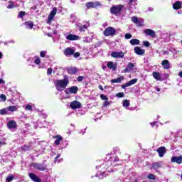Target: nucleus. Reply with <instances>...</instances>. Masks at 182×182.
Listing matches in <instances>:
<instances>
[{"mask_svg": "<svg viewBox=\"0 0 182 182\" xmlns=\"http://www.w3.org/2000/svg\"><path fill=\"white\" fill-rule=\"evenodd\" d=\"M125 39H131V38L132 37V34L127 33L125 34Z\"/></svg>", "mask_w": 182, "mask_h": 182, "instance_id": "nucleus-46", "label": "nucleus"}, {"mask_svg": "<svg viewBox=\"0 0 182 182\" xmlns=\"http://www.w3.org/2000/svg\"><path fill=\"white\" fill-rule=\"evenodd\" d=\"M99 89H100V90H103V86L99 85Z\"/></svg>", "mask_w": 182, "mask_h": 182, "instance_id": "nucleus-58", "label": "nucleus"}, {"mask_svg": "<svg viewBox=\"0 0 182 182\" xmlns=\"http://www.w3.org/2000/svg\"><path fill=\"white\" fill-rule=\"evenodd\" d=\"M119 161V158L113 154L107 155L105 161L101 160L100 161V165L97 166L96 168L100 171V173L96 174V177H98L100 180H103L106 177V170L109 167H114L116 163Z\"/></svg>", "mask_w": 182, "mask_h": 182, "instance_id": "nucleus-1", "label": "nucleus"}, {"mask_svg": "<svg viewBox=\"0 0 182 182\" xmlns=\"http://www.w3.org/2000/svg\"><path fill=\"white\" fill-rule=\"evenodd\" d=\"M122 80H124V77L121 76L118 78L112 80L111 83H122Z\"/></svg>", "mask_w": 182, "mask_h": 182, "instance_id": "nucleus-28", "label": "nucleus"}, {"mask_svg": "<svg viewBox=\"0 0 182 182\" xmlns=\"http://www.w3.org/2000/svg\"><path fill=\"white\" fill-rule=\"evenodd\" d=\"M80 56V53L77 52L74 53V58H79Z\"/></svg>", "mask_w": 182, "mask_h": 182, "instance_id": "nucleus-54", "label": "nucleus"}, {"mask_svg": "<svg viewBox=\"0 0 182 182\" xmlns=\"http://www.w3.org/2000/svg\"><path fill=\"white\" fill-rule=\"evenodd\" d=\"M122 106L124 107H125L126 109H127V107H129V106H130V102H129V100H124L122 101Z\"/></svg>", "mask_w": 182, "mask_h": 182, "instance_id": "nucleus-35", "label": "nucleus"}, {"mask_svg": "<svg viewBox=\"0 0 182 182\" xmlns=\"http://www.w3.org/2000/svg\"><path fill=\"white\" fill-rule=\"evenodd\" d=\"M90 38L89 37H84L83 42H85L86 43H90Z\"/></svg>", "mask_w": 182, "mask_h": 182, "instance_id": "nucleus-41", "label": "nucleus"}, {"mask_svg": "<svg viewBox=\"0 0 182 182\" xmlns=\"http://www.w3.org/2000/svg\"><path fill=\"white\" fill-rule=\"evenodd\" d=\"M137 83V78H134L131 80L129 82L125 83L124 85H122V89H126V87H129V86H132L133 85H136Z\"/></svg>", "mask_w": 182, "mask_h": 182, "instance_id": "nucleus-14", "label": "nucleus"}, {"mask_svg": "<svg viewBox=\"0 0 182 182\" xmlns=\"http://www.w3.org/2000/svg\"><path fill=\"white\" fill-rule=\"evenodd\" d=\"M34 59V63H36V65H39L41 63V58H39V57H36Z\"/></svg>", "mask_w": 182, "mask_h": 182, "instance_id": "nucleus-40", "label": "nucleus"}, {"mask_svg": "<svg viewBox=\"0 0 182 182\" xmlns=\"http://www.w3.org/2000/svg\"><path fill=\"white\" fill-rule=\"evenodd\" d=\"M164 69H170V62L168 60H164L161 63Z\"/></svg>", "mask_w": 182, "mask_h": 182, "instance_id": "nucleus-25", "label": "nucleus"}, {"mask_svg": "<svg viewBox=\"0 0 182 182\" xmlns=\"http://www.w3.org/2000/svg\"><path fill=\"white\" fill-rule=\"evenodd\" d=\"M43 117H44V119H46V117H48V115H46V114H43Z\"/></svg>", "mask_w": 182, "mask_h": 182, "instance_id": "nucleus-61", "label": "nucleus"}, {"mask_svg": "<svg viewBox=\"0 0 182 182\" xmlns=\"http://www.w3.org/2000/svg\"><path fill=\"white\" fill-rule=\"evenodd\" d=\"M178 75L180 76V77H182V71L179 73Z\"/></svg>", "mask_w": 182, "mask_h": 182, "instance_id": "nucleus-59", "label": "nucleus"}, {"mask_svg": "<svg viewBox=\"0 0 182 182\" xmlns=\"http://www.w3.org/2000/svg\"><path fill=\"white\" fill-rule=\"evenodd\" d=\"M6 96L5 95H0V102H6Z\"/></svg>", "mask_w": 182, "mask_h": 182, "instance_id": "nucleus-39", "label": "nucleus"}, {"mask_svg": "<svg viewBox=\"0 0 182 182\" xmlns=\"http://www.w3.org/2000/svg\"><path fill=\"white\" fill-rule=\"evenodd\" d=\"M157 92H160V88L156 89Z\"/></svg>", "mask_w": 182, "mask_h": 182, "instance_id": "nucleus-64", "label": "nucleus"}, {"mask_svg": "<svg viewBox=\"0 0 182 182\" xmlns=\"http://www.w3.org/2000/svg\"><path fill=\"white\" fill-rule=\"evenodd\" d=\"M131 21L133 23H136V26H143V23H144L143 18H139L136 16L132 17Z\"/></svg>", "mask_w": 182, "mask_h": 182, "instance_id": "nucleus-8", "label": "nucleus"}, {"mask_svg": "<svg viewBox=\"0 0 182 182\" xmlns=\"http://www.w3.org/2000/svg\"><path fill=\"white\" fill-rule=\"evenodd\" d=\"M130 43L133 46H134L135 45H140V41H139L138 39L134 38L130 40Z\"/></svg>", "mask_w": 182, "mask_h": 182, "instance_id": "nucleus-33", "label": "nucleus"}, {"mask_svg": "<svg viewBox=\"0 0 182 182\" xmlns=\"http://www.w3.org/2000/svg\"><path fill=\"white\" fill-rule=\"evenodd\" d=\"M31 9H33V11H35L36 9V6H34L33 7H32Z\"/></svg>", "mask_w": 182, "mask_h": 182, "instance_id": "nucleus-60", "label": "nucleus"}, {"mask_svg": "<svg viewBox=\"0 0 182 182\" xmlns=\"http://www.w3.org/2000/svg\"><path fill=\"white\" fill-rule=\"evenodd\" d=\"M66 39H68V41H77L79 40V36L69 34L66 36Z\"/></svg>", "mask_w": 182, "mask_h": 182, "instance_id": "nucleus-21", "label": "nucleus"}, {"mask_svg": "<svg viewBox=\"0 0 182 182\" xmlns=\"http://www.w3.org/2000/svg\"><path fill=\"white\" fill-rule=\"evenodd\" d=\"M134 50L136 55H139L140 56H143V55L146 53V50L144 49H141V48L139 46L135 47Z\"/></svg>", "mask_w": 182, "mask_h": 182, "instance_id": "nucleus-16", "label": "nucleus"}, {"mask_svg": "<svg viewBox=\"0 0 182 182\" xmlns=\"http://www.w3.org/2000/svg\"><path fill=\"white\" fill-rule=\"evenodd\" d=\"M149 11H153V8L149 7Z\"/></svg>", "mask_w": 182, "mask_h": 182, "instance_id": "nucleus-63", "label": "nucleus"}, {"mask_svg": "<svg viewBox=\"0 0 182 182\" xmlns=\"http://www.w3.org/2000/svg\"><path fill=\"white\" fill-rule=\"evenodd\" d=\"M14 178H15V176H14V175H12V174H9L6 178V181L11 182V181H12V180H14Z\"/></svg>", "mask_w": 182, "mask_h": 182, "instance_id": "nucleus-38", "label": "nucleus"}, {"mask_svg": "<svg viewBox=\"0 0 182 182\" xmlns=\"http://www.w3.org/2000/svg\"><path fill=\"white\" fill-rule=\"evenodd\" d=\"M144 33L149 36H151V38H154L156 36V32L151 29H146L144 31Z\"/></svg>", "mask_w": 182, "mask_h": 182, "instance_id": "nucleus-22", "label": "nucleus"}, {"mask_svg": "<svg viewBox=\"0 0 182 182\" xmlns=\"http://www.w3.org/2000/svg\"><path fill=\"white\" fill-rule=\"evenodd\" d=\"M29 177L30 178H31V180L34 182H41L42 181L41 180V178H39V177H38V176H36L35 173H29Z\"/></svg>", "mask_w": 182, "mask_h": 182, "instance_id": "nucleus-19", "label": "nucleus"}, {"mask_svg": "<svg viewBox=\"0 0 182 182\" xmlns=\"http://www.w3.org/2000/svg\"><path fill=\"white\" fill-rule=\"evenodd\" d=\"M46 53H47V51H41L40 53V55H41V58H44L45 55H46Z\"/></svg>", "mask_w": 182, "mask_h": 182, "instance_id": "nucleus-49", "label": "nucleus"}, {"mask_svg": "<svg viewBox=\"0 0 182 182\" xmlns=\"http://www.w3.org/2000/svg\"><path fill=\"white\" fill-rule=\"evenodd\" d=\"M5 83V81L0 78V85Z\"/></svg>", "mask_w": 182, "mask_h": 182, "instance_id": "nucleus-57", "label": "nucleus"}, {"mask_svg": "<svg viewBox=\"0 0 182 182\" xmlns=\"http://www.w3.org/2000/svg\"><path fill=\"white\" fill-rule=\"evenodd\" d=\"M107 66L109 69H112V70H116V65H114V63L112 61L108 62L107 64Z\"/></svg>", "mask_w": 182, "mask_h": 182, "instance_id": "nucleus-29", "label": "nucleus"}, {"mask_svg": "<svg viewBox=\"0 0 182 182\" xmlns=\"http://www.w3.org/2000/svg\"><path fill=\"white\" fill-rule=\"evenodd\" d=\"M134 70V64L132 63H129L127 65V68L124 69V73H129V72H133Z\"/></svg>", "mask_w": 182, "mask_h": 182, "instance_id": "nucleus-13", "label": "nucleus"}, {"mask_svg": "<svg viewBox=\"0 0 182 182\" xmlns=\"http://www.w3.org/2000/svg\"><path fill=\"white\" fill-rule=\"evenodd\" d=\"M64 54L65 56H72V55L75 54V48H67L64 50Z\"/></svg>", "mask_w": 182, "mask_h": 182, "instance_id": "nucleus-15", "label": "nucleus"}, {"mask_svg": "<svg viewBox=\"0 0 182 182\" xmlns=\"http://www.w3.org/2000/svg\"><path fill=\"white\" fill-rule=\"evenodd\" d=\"M18 110V106H9L7 107V111L9 112H16Z\"/></svg>", "mask_w": 182, "mask_h": 182, "instance_id": "nucleus-32", "label": "nucleus"}, {"mask_svg": "<svg viewBox=\"0 0 182 182\" xmlns=\"http://www.w3.org/2000/svg\"><path fill=\"white\" fill-rule=\"evenodd\" d=\"M103 106L105 107H107V106H110V102L107 101V100L106 101L104 102Z\"/></svg>", "mask_w": 182, "mask_h": 182, "instance_id": "nucleus-43", "label": "nucleus"}, {"mask_svg": "<svg viewBox=\"0 0 182 182\" xmlns=\"http://www.w3.org/2000/svg\"><path fill=\"white\" fill-rule=\"evenodd\" d=\"M100 97H101L102 100H109V98L106 95H105L103 94H102L100 95Z\"/></svg>", "mask_w": 182, "mask_h": 182, "instance_id": "nucleus-44", "label": "nucleus"}, {"mask_svg": "<svg viewBox=\"0 0 182 182\" xmlns=\"http://www.w3.org/2000/svg\"><path fill=\"white\" fill-rule=\"evenodd\" d=\"M67 72L68 73H69V75H76V73H77V68L75 67H71L68 68Z\"/></svg>", "mask_w": 182, "mask_h": 182, "instance_id": "nucleus-23", "label": "nucleus"}, {"mask_svg": "<svg viewBox=\"0 0 182 182\" xmlns=\"http://www.w3.org/2000/svg\"><path fill=\"white\" fill-rule=\"evenodd\" d=\"M89 26H90V24H89V23H87V24H85L82 26H78L79 31L80 32H85L86 29H87V28H89Z\"/></svg>", "mask_w": 182, "mask_h": 182, "instance_id": "nucleus-27", "label": "nucleus"}, {"mask_svg": "<svg viewBox=\"0 0 182 182\" xmlns=\"http://www.w3.org/2000/svg\"><path fill=\"white\" fill-rule=\"evenodd\" d=\"M25 26L26 29H32V28H33V22L27 21L25 23Z\"/></svg>", "mask_w": 182, "mask_h": 182, "instance_id": "nucleus-30", "label": "nucleus"}, {"mask_svg": "<svg viewBox=\"0 0 182 182\" xmlns=\"http://www.w3.org/2000/svg\"><path fill=\"white\" fill-rule=\"evenodd\" d=\"M153 77L156 80H161V75L159 73H156V72L153 73Z\"/></svg>", "mask_w": 182, "mask_h": 182, "instance_id": "nucleus-34", "label": "nucleus"}, {"mask_svg": "<svg viewBox=\"0 0 182 182\" xmlns=\"http://www.w3.org/2000/svg\"><path fill=\"white\" fill-rule=\"evenodd\" d=\"M77 90H79V88H77V86H72L70 87L66 88L65 90V93L66 95H76V93H77Z\"/></svg>", "mask_w": 182, "mask_h": 182, "instance_id": "nucleus-7", "label": "nucleus"}, {"mask_svg": "<svg viewBox=\"0 0 182 182\" xmlns=\"http://www.w3.org/2000/svg\"><path fill=\"white\" fill-rule=\"evenodd\" d=\"M116 33V29L113 27H107L105 31H104V35L105 36H113Z\"/></svg>", "mask_w": 182, "mask_h": 182, "instance_id": "nucleus-6", "label": "nucleus"}, {"mask_svg": "<svg viewBox=\"0 0 182 182\" xmlns=\"http://www.w3.org/2000/svg\"><path fill=\"white\" fill-rule=\"evenodd\" d=\"M58 12V9L56 7H54L53 10L50 11V14L48 15V19H47V23L48 25H50L52 23V21H53V18H55V15H56Z\"/></svg>", "mask_w": 182, "mask_h": 182, "instance_id": "nucleus-5", "label": "nucleus"}, {"mask_svg": "<svg viewBox=\"0 0 182 182\" xmlns=\"http://www.w3.org/2000/svg\"><path fill=\"white\" fill-rule=\"evenodd\" d=\"M157 152L159 153V157H164V154L166 153V147L161 146L158 148Z\"/></svg>", "mask_w": 182, "mask_h": 182, "instance_id": "nucleus-20", "label": "nucleus"}, {"mask_svg": "<svg viewBox=\"0 0 182 182\" xmlns=\"http://www.w3.org/2000/svg\"><path fill=\"white\" fill-rule=\"evenodd\" d=\"M52 72H53V70L52 68H48V70H47V75H52Z\"/></svg>", "mask_w": 182, "mask_h": 182, "instance_id": "nucleus-51", "label": "nucleus"}, {"mask_svg": "<svg viewBox=\"0 0 182 182\" xmlns=\"http://www.w3.org/2000/svg\"><path fill=\"white\" fill-rule=\"evenodd\" d=\"M137 0H129V4L130 6L129 7V11H130L131 14H133L134 12V9H136V5Z\"/></svg>", "mask_w": 182, "mask_h": 182, "instance_id": "nucleus-10", "label": "nucleus"}, {"mask_svg": "<svg viewBox=\"0 0 182 182\" xmlns=\"http://www.w3.org/2000/svg\"><path fill=\"white\" fill-rule=\"evenodd\" d=\"M54 85L55 86V89L58 90V92H63L66 89L68 85H69V79L64 78L63 80H55L54 81Z\"/></svg>", "mask_w": 182, "mask_h": 182, "instance_id": "nucleus-2", "label": "nucleus"}, {"mask_svg": "<svg viewBox=\"0 0 182 182\" xmlns=\"http://www.w3.org/2000/svg\"><path fill=\"white\" fill-rule=\"evenodd\" d=\"M173 9H180L181 8V2L180 1H176L175 4L173 5Z\"/></svg>", "mask_w": 182, "mask_h": 182, "instance_id": "nucleus-31", "label": "nucleus"}, {"mask_svg": "<svg viewBox=\"0 0 182 182\" xmlns=\"http://www.w3.org/2000/svg\"><path fill=\"white\" fill-rule=\"evenodd\" d=\"M161 167H163V162L161 161L156 162L152 165V168L154 170H159Z\"/></svg>", "mask_w": 182, "mask_h": 182, "instance_id": "nucleus-24", "label": "nucleus"}, {"mask_svg": "<svg viewBox=\"0 0 182 182\" xmlns=\"http://www.w3.org/2000/svg\"><path fill=\"white\" fill-rule=\"evenodd\" d=\"M70 107L73 110H76V109H80L82 107V104L79 101H73L70 103Z\"/></svg>", "mask_w": 182, "mask_h": 182, "instance_id": "nucleus-11", "label": "nucleus"}, {"mask_svg": "<svg viewBox=\"0 0 182 182\" xmlns=\"http://www.w3.org/2000/svg\"><path fill=\"white\" fill-rule=\"evenodd\" d=\"M144 45L146 48H149V46H150V43L149 41H144Z\"/></svg>", "mask_w": 182, "mask_h": 182, "instance_id": "nucleus-50", "label": "nucleus"}, {"mask_svg": "<svg viewBox=\"0 0 182 182\" xmlns=\"http://www.w3.org/2000/svg\"><path fill=\"white\" fill-rule=\"evenodd\" d=\"M0 114H2V115L9 114V112H8V108L0 109Z\"/></svg>", "mask_w": 182, "mask_h": 182, "instance_id": "nucleus-36", "label": "nucleus"}, {"mask_svg": "<svg viewBox=\"0 0 182 182\" xmlns=\"http://www.w3.org/2000/svg\"><path fill=\"white\" fill-rule=\"evenodd\" d=\"M117 97H124V92H119L117 94Z\"/></svg>", "mask_w": 182, "mask_h": 182, "instance_id": "nucleus-45", "label": "nucleus"}, {"mask_svg": "<svg viewBox=\"0 0 182 182\" xmlns=\"http://www.w3.org/2000/svg\"><path fill=\"white\" fill-rule=\"evenodd\" d=\"M31 167L36 170H38V171H45L48 170V165L45 164L33 163L31 164Z\"/></svg>", "mask_w": 182, "mask_h": 182, "instance_id": "nucleus-4", "label": "nucleus"}, {"mask_svg": "<svg viewBox=\"0 0 182 182\" xmlns=\"http://www.w3.org/2000/svg\"><path fill=\"white\" fill-rule=\"evenodd\" d=\"M124 8V6L119 4V5H114L110 9V12L112 14V15L117 16L120 12H122V10Z\"/></svg>", "mask_w": 182, "mask_h": 182, "instance_id": "nucleus-3", "label": "nucleus"}, {"mask_svg": "<svg viewBox=\"0 0 182 182\" xmlns=\"http://www.w3.org/2000/svg\"><path fill=\"white\" fill-rule=\"evenodd\" d=\"M26 110H32V106L28 105L26 106Z\"/></svg>", "mask_w": 182, "mask_h": 182, "instance_id": "nucleus-52", "label": "nucleus"}, {"mask_svg": "<svg viewBox=\"0 0 182 182\" xmlns=\"http://www.w3.org/2000/svg\"><path fill=\"white\" fill-rule=\"evenodd\" d=\"M84 79H85V77H83V76H79V77L77 78V82H83Z\"/></svg>", "mask_w": 182, "mask_h": 182, "instance_id": "nucleus-48", "label": "nucleus"}, {"mask_svg": "<svg viewBox=\"0 0 182 182\" xmlns=\"http://www.w3.org/2000/svg\"><path fill=\"white\" fill-rule=\"evenodd\" d=\"M111 56L112 58H114L117 59H123V58H124V53H123V51H113L111 53Z\"/></svg>", "mask_w": 182, "mask_h": 182, "instance_id": "nucleus-9", "label": "nucleus"}, {"mask_svg": "<svg viewBox=\"0 0 182 182\" xmlns=\"http://www.w3.org/2000/svg\"><path fill=\"white\" fill-rule=\"evenodd\" d=\"M8 9H12V8H15V4H14V1H9V4L7 5Z\"/></svg>", "mask_w": 182, "mask_h": 182, "instance_id": "nucleus-37", "label": "nucleus"}, {"mask_svg": "<svg viewBox=\"0 0 182 182\" xmlns=\"http://www.w3.org/2000/svg\"><path fill=\"white\" fill-rule=\"evenodd\" d=\"M0 59H2V53L0 52Z\"/></svg>", "mask_w": 182, "mask_h": 182, "instance_id": "nucleus-62", "label": "nucleus"}, {"mask_svg": "<svg viewBox=\"0 0 182 182\" xmlns=\"http://www.w3.org/2000/svg\"><path fill=\"white\" fill-rule=\"evenodd\" d=\"M25 16V11H20L18 14V18H23Z\"/></svg>", "mask_w": 182, "mask_h": 182, "instance_id": "nucleus-47", "label": "nucleus"}, {"mask_svg": "<svg viewBox=\"0 0 182 182\" xmlns=\"http://www.w3.org/2000/svg\"><path fill=\"white\" fill-rule=\"evenodd\" d=\"M171 163H177L178 164H181L182 156H173L171 159Z\"/></svg>", "mask_w": 182, "mask_h": 182, "instance_id": "nucleus-18", "label": "nucleus"}, {"mask_svg": "<svg viewBox=\"0 0 182 182\" xmlns=\"http://www.w3.org/2000/svg\"><path fill=\"white\" fill-rule=\"evenodd\" d=\"M59 157H60V155H58V156L55 158V159H54L55 163H56V162L58 161V159Z\"/></svg>", "mask_w": 182, "mask_h": 182, "instance_id": "nucleus-55", "label": "nucleus"}, {"mask_svg": "<svg viewBox=\"0 0 182 182\" xmlns=\"http://www.w3.org/2000/svg\"><path fill=\"white\" fill-rule=\"evenodd\" d=\"M147 178L149 180H156V176L154 174L150 173L148 176Z\"/></svg>", "mask_w": 182, "mask_h": 182, "instance_id": "nucleus-42", "label": "nucleus"}, {"mask_svg": "<svg viewBox=\"0 0 182 182\" xmlns=\"http://www.w3.org/2000/svg\"><path fill=\"white\" fill-rule=\"evenodd\" d=\"M7 127L10 130H15L16 129V122L14 120H11L7 123Z\"/></svg>", "mask_w": 182, "mask_h": 182, "instance_id": "nucleus-17", "label": "nucleus"}, {"mask_svg": "<svg viewBox=\"0 0 182 182\" xmlns=\"http://www.w3.org/2000/svg\"><path fill=\"white\" fill-rule=\"evenodd\" d=\"M54 139H55V141L54 142V144H55V146H59V144H60V141L63 140V138H62L60 135L55 136Z\"/></svg>", "mask_w": 182, "mask_h": 182, "instance_id": "nucleus-26", "label": "nucleus"}, {"mask_svg": "<svg viewBox=\"0 0 182 182\" xmlns=\"http://www.w3.org/2000/svg\"><path fill=\"white\" fill-rule=\"evenodd\" d=\"M156 123H159V122L154 121L153 122H151L150 124H151V127H154L156 126Z\"/></svg>", "mask_w": 182, "mask_h": 182, "instance_id": "nucleus-53", "label": "nucleus"}, {"mask_svg": "<svg viewBox=\"0 0 182 182\" xmlns=\"http://www.w3.org/2000/svg\"><path fill=\"white\" fill-rule=\"evenodd\" d=\"M102 4L100 1L95 2H88L86 4L87 8L89 9L90 8H97V6H101Z\"/></svg>", "mask_w": 182, "mask_h": 182, "instance_id": "nucleus-12", "label": "nucleus"}, {"mask_svg": "<svg viewBox=\"0 0 182 182\" xmlns=\"http://www.w3.org/2000/svg\"><path fill=\"white\" fill-rule=\"evenodd\" d=\"M5 144V142L4 141H0V147L1 146H4Z\"/></svg>", "mask_w": 182, "mask_h": 182, "instance_id": "nucleus-56", "label": "nucleus"}]
</instances>
